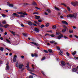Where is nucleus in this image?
<instances>
[{
  "instance_id": "f257e3e1",
  "label": "nucleus",
  "mask_w": 78,
  "mask_h": 78,
  "mask_svg": "<svg viewBox=\"0 0 78 78\" xmlns=\"http://www.w3.org/2000/svg\"><path fill=\"white\" fill-rule=\"evenodd\" d=\"M76 16H77V14L76 13H74L73 14H69L67 15L66 16L67 17V18H69V17H70V18H74V19H76Z\"/></svg>"
},
{
  "instance_id": "f03ea898",
  "label": "nucleus",
  "mask_w": 78,
  "mask_h": 78,
  "mask_svg": "<svg viewBox=\"0 0 78 78\" xmlns=\"http://www.w3.org/2000/svg\"><path fill=\"white\" fill-rule=\"evenodd\" d=\"M32 67H33L32 69L33 70L30 69V67H29V66H25V67L27 68V69L28 71H29V72H34V65H32Z\"/></svg>"
},
{
  "instance_id": "7ed1b4c3",
  "label": "nucleus",
  "mask_w": 78,
  "mask_h": 78,
  "mask_svg": "<svg viewBox=\"0 0 78 78\" xmlns=\"http://www.w3.org/2000/svg\"><path fill=\"white\" fill-rule=\"evenodd\" d=\"M71 5L73 6H78V2H71Z\"/></svg>"
},
{
  "instance_id": "20e7f679",
  "label": "nucleus",
  "mask_w": 78,
  "mask_h": 78,
  "mask_svg": "<svg viewBox=\"0 0 78 78\" xmlns=\"http://www.w3.org/2000/svg\"><path fill=\"white\" fill-rule=\"evenodd\" d=\"M28 23L29 25L30 26V27L32 26L33 25V23H32V22H31V21H28Z\"/></svg>"
},
{
  "instance_id": "39448f33",
  "label": "nucleus",
  "mask_w": 78,
  "mask_h": 78,
  "mask_svg": "<svg viewBox=\"0 0 78 78\" xmlns=\"http://www.w3.org/2000/svg\"><path fill=\"white\" fill-rule=\"evenodd\" d=\"M31 56L32 57H36V58H37L38 57V56H37V54H36V53H34V54H32L31 55Z\"/></svg>"
},
{
  "instance_id": "423d86ee",
  "label": "nucleus",
  "mask_w": 78,
  "mask_h": 78,
  "mask_svg": "<svg viewBox=\"0 0 78 78\" xmlns=\"http://www.w3.org/2000/svg\"><path fill=\"white\" fill-rule=\"evenodd\" d=\"M30 43L31 44H34V45H35L36 46H37V47H38V46H39V44L35 43L34 42L32 41L30 42Z\"/></svg>"
},
{
  "instance_id": "0eeeda50",
  "label": "nucleus",
  "mask_w": 78,
  "mask_h": 78,
  "mask_svg": "<svg viewBox=\"0 0 78 78\" xmlns=\"http://www.w3.org/2000/svg\"><path fill=\"white\" fill-rule=\"evenodd\" d=\"M61 64H62V66H65L66 65V62L64 61H62L61 62Z\"/></svg>"
},
{
  "instance_id": "6e6552de",
  "label": "nucleus",
  "mask_w": 78,
  "mask_h": 78,
  "mask_svg": "<svg viewBox=\"0 0 78 78\" xmlns=\"http://www.w3.org/2000/svg\"><path fill=\"white\" fill-rule=\"evenodd\" d=\"M63 35H62V34H61L60 36L58 35L57 37V38L59 40L61 39V37H63Z\"/></svg>"
},
{
  "instance_id": "1a4fd4ad",
  "label": "nucleus",
  "mask_w": 78,
  "mask_h": 78,
  "mask_svg": "<svg viewBox=\"0 0 78 78\" xmlns=\"http://www.w3.org/2000/svg\"><path fill=\"white\" fill-rule=\"evenodd\" d=\"M34 31H36V32H37V33H39V30L38 29V28H35L34 29Z\"/></svg>"
},
{
  "instance_id": "9d476101",
  "label": "nucleus",
  "mask_w": 78,
  "mask_h": 78,
  "mask_svg": "<svg viewBox=\"0 0 78 78\" xmlns=\"http://www.w3.org/2000/svg\"><path fill=\"white\" fill-rule=\"evenodd\" d=\"M13 15L15 17H20V16L19 15V14H17V13H13Z\"/></svg>"
},
{
  "instance_id": "9b49d317",
  "label": "nucleus",
  "mask_w": 78,
  "mask_h": 78,
  "mask_svg": "<svg viewBox=\"0 0 78 78\" xmlns=\"http://www.w3.org/2000/svg\"><path fill=\"white\" fill-rule=\"evenodd\" d=\"M72 71L73 72H76L77 71V69L76 68H74L72 69Z\"/></svg>"
},
{
  "instance_id": "f8f14e48",
  "label": "nucleus",
  "mask_w": 78,
  "mask_h": 78,
  "mask_svg": "<svg viewBox=\"0 0 78 78\" xmlns=\"http://www.w3.org/2000/svg\"><path fill=\"white\" fill-rule=\"evenodd\" d=\"M62 22L63 24H65L66 25H68V23H67V22L66 21H62Z\"/></svg>"
},
{
  "instance_id": "ddd939ff",
  "label": "nucleus",
  "mask_w": 78,
  "mask_h": 78,
  "mask_svg": "<svg viewBox=\"0 0 78 78\" xmlns=\"http://www.w3.org/2000/svg\"><path fill=\"white\" fill-rule=\"evenodd\" d=\"M23 67V65H21L20 64V65H19V68L20 69H22V67Z\"/></svg>"
},
{
  "instance_id": "4468645a",
  "label": "nucleus",
  "mask_w": 78,
  "mask_h": 78,
  "mask_svg": "<svg viewBox=\"0 0 78 78\" xmlns=\"http://www.w3.org/2000/svg\"><path fill=\"white\" fill-rule=\"evenodd\" d=\"M52 28L53 29H56V25H53L52 26Z\"/></svg>"
},
{
  "instance_id": "2eb2a0df",
  "label": "nucleus",
  "mask_w": 78,
  "mask_h": 78,
  "mask_svg": "<svg viewBox=\"0 0 78 78\" xmlns=\"http://www.w3.org/2000/svg\"><path fill=\"white\" fill-rule=\"evenodd\" d=\"M67 29L66 28L63 29L62 30V33H65Z\"/></svg>"
},
{
  "instance_id": "dca6fc26",
  "label": "nucleus",
  "mask_w": 78,
  "mask_h": 78,
  "mask_svg": "<svg viewBox=\"0 0 78 78\" xmlns=\"http://www.w3.org/2000/svg\"><path fill=\"white\" fill-rule=\"evenodd\" d=\"M32 4V5L37 6V4H36V2H33Z\"/></svg>"
},
{
  "instance_id": "f3484780",
  "label": "nucleus",
  "mask_w": 78,
  "mask_h": 78,
  "mask_svg": "<svg viewBox=\"0 0 78 78\" xmlns=\"http://www.w3.org/2000/svg\"><path fill=\"white\" fill-rule=\"evenodd\" d=\"M35 16V19H39V18H40V16H37L36 15Z\"/></svg>"
},
{
  "instance_id": "a211bd4d",
  "label": "nucleus",
  "mask_w": 78,
  "mask_h": 78,
  "mask_svg": "<svg viewBox=\"0 0 78 78\" xmlns=\"http://www.w3.org/2000/svg\"><path fill=\"white\" fill-rule=\"evenodd\" d=\"M9 7H11L12 8H13V7H14V5H13V4H9Z\"/></svg>"
},
{
  "instance_id": "6ab92c4d",
  "label": "nucleus",
  "mask_w": 78,
  "mask_h": 78,
  "mask_svg": "<svg viewBox=\"0 0 78 78\" xmlns=\"http://www.w3.org/2000/svg\"><path fill=\"white\" fill-rule=\"evenodd\" d=\"M9 27V25L8 24H6L5 26H4V27L5 28H7Z\"/></svg>"
},
{
  "instance_id": "aec40b11",
  "label": "nucleus",
  "mask_w": 78,
  "mask_h": 78,
  "mask_svg": "<svg viewBox=\"0 0 78 78\" xmlns=\"http://www.w3.org/2000/svg\"><path fill=\"white\" fill-rule=\"evenodd\" d=\"M48 51H49V52H50L51 53L53 52V51H52V50L51 49H48Z\"/></svg>"
},
{
  "instance_id": "412c9836",
  "label": "nucleus",
  "mask_w": 78,
  "mask_h": 78,
  "mask_svg": "<svg viewBox=\"0 0 78 78\" xmlns=\"http://www.w3.org/2000/svg\"><path fill=\"white\" fill-rule=\"evenodd\" d=\"M13 62H15L17 61V59H16V58H13Z\"/></svg>"
},
{
  "instance_id": "4be33fe9",
  "label": "nucleus",
  "mask_w": 78,
  "mask_h": 78,
  "mask_svg": "<svg viewBox=\"0 0 78 78\" xmlns=\"http://www.w3.org/2000/svg\"><path fill=\"white\" fill-rule=\"evenodd\" d=\"M40 28H43L45 27V26L43 24H42L41 25V26H40Z\"/></svg>"
},
{
  "instance_id": "5701e85b",
  "label": "nucleus",
  "mask_w": 78,
  "mask_h": 78,
  "mask_svg": "<svg viewBox=\"0 0 78 78\" xmlns=\"http://www.w3.org/2000/svg\"><path fill=\"white\" fill-rule=\"evenodd\" d=\"M9 66L8 65L6 67V70H9Z\"/></svg>"
},
{
  "instance_id": "b1692460",
  "label": "nucleus",
  "mask_w": 78,
  "mask_h": 78,
  "mask_svg": "<svg viewBox=\"0 0 78 78\" xmlns=\"http://www.w3.org/2000/svg\"><path fill=\"white\" fill-rule=\"evenodd\" d=\"M23 35L25 37H27V34L25 33H23Z\"/></svg>"
},
{
  "instance_id": "393cba45",
  "label": "nucleus",
  "mask_w": 78,
  "mask_h": 78,
  "mask_svg": "<svg viewBox=\"0 0 78 78\" xmlns=\"http://www.w3.org/2000/svg\"><path fill=\"white\" fill-rule=\"evenodd\" d=\"M76 51H74L72 53V54L74 56V55H75V54H76Z\"/></svg>"
},
{
  "instance_id": "a878e982",
  "label": "nucleus",
  "mask_w": 78,
  "mask_h": 78,
  "mask_svg": "<svg viewBox=\"0 0 78 78\" xmlns=\"http://www.w3.org/2000/svg\"><path fill=\"white\" fill-rule=\"evenodd\" d=\"M69 32L70 33H73V30H69Z\"/></svg>"
},
{
  "instance_id": "bb28decb",
  "label": "nucleus",
  "mask_w": 78,
  "mask_h": 78,
  "mask_svg": "<svg viewBox=\"0 0 78 78\" xmlns=\"http://www.w3.org/2000/svg\"><path fill=\"white\" fill-rule=\"evenodd\" d=\"M50 43H51V44H54V43H55V41H50Z\"/></svg>"
},
{
  "instance_id": "cd10ccee",
  "label": "nucleus",
  "mask_w": 78,
  "mask_h": 78,
  "mask_svg": "<svg viewBox=\"0 0 78 78\" xmlns=\"http://www.w3.org/2000/svg\"><path fill=\"white\" fill-rule=\"evenodd\" d=\"M6 41H7V42L9 43V44H10V41L8 39H6Z\"/></svg>"
},
{
  "instance_id": "c85d7f7f",
  "label": "nucleus",
  "mask_w": 78,
  "mask_h": 78,
  "mask_svg": "<svg viewBox=\"0 0 78 78\" xmlns=\"http://www.w3.org/2000/svg\"><path fill=\"white\" fill-rule=\"evenodd\" d=\"M50 36H51V37H55V35L54 34H52L50 35Z\"/></svg>"
},
{
  "instance_id": "c756f323",
  "label": "nucleus",
  "mask_w": 78,
  "mask_h": 78,
  "mask_svg": "<svg viewBox=\"0 0 78 78\" xmlns=\"http://www.w3.org/2000/svg\"><path fill=\"white\" fill-rule=\"evenodd\" d=\"M56 49L58 50H60V48L59 46H56Z\"/></svg>"
},
{
  "instance_id": "7c9ffc66",
  "label": "nucleus",
  "mask_w": 78,
  "mask_h": 78,
  "mask_svg": "<svg viewBox=\"0 0 78 78\" xmlns=\"http://www.w3.org/2000/svg\"><path fill=\"white\" fill-rule=\"evenodd\" d=\"M29 78H33V76L32 75H30L29 76Z\"/></svg>"
},
{
  "instance_id": "2f4dec72",
  "label": "nucleus",
  "mask_w": 78,
  "mask_h": 78,
  "mask_svg": "<svg viewBox=\"0 0 78 78\" xmlns=\"http://www.w3.org/2000/svg\"><path fill=\"white\" fill-rule=\"evenodd\" d=\"M45 59V57H44L42 58L41 59V61H44Z\"/></svg>"
},
{
  "instance_id": "473e14b6",
  "label": "nucleus",
  "mask_w": 78,
  "mask_h": 78,
  "mask_svg": "<svg viewBox=\"0 0 78 78\" xmlns=\"http://www.w3.org/2000/svg\"><path fill=\"white\" fill-rule=\"evenodd\" d=\"M3 50H4V48H3L1 47L0 48V50H1V51H3Z\"/></svg>"
},
{
  "instance_id": "72a5a7b5",
  "label": "nucleus",
  "mask_w": 78,
  "mask_h": 78,
  "mask_svg": "<svg viewBox=\"0 0 78 78\" xmlns=\"http://www.w3.org/2000/svg\"><path fill=\"white\" fill-rule=\"evenodd\" d=\"M62 5H63V6H64L65 7H67V5H66V4L64 3H62Z\"/></svg>"
},
{
  "instance_id": "f704fd0d",
  "label": "nucleus",
  "mask_w": 78,
  "mask_h": 78,
  "mask_svg": "<svg viewBox=\"0 0 78 78\" xmlns=\"http://www.w3.org/2000/svg\"><path fill=\"white\" fill-rule=\"evenodd\" d=\"M44 52H45V53H48V52L47 50H44Z\"/></svg>"
},
{
  "instance_id": "c9c22d12",
  "label": "nucleus",
  "mask_w": 78,
  "mask_h": 78,
  "mask_svg": "<svg viewBox=\"0 0 78 78\" xmlns=\"http://www.w3.org/2000/svg\"><path fill=\"white\" fill-rule=\"evenodd\" d=\"M47 11H48V13H50V12H51V11L50 10V9H47Z\"/></svg>"
},
{
  "instance_id": "e433bc0d",
  "label": "nucleus",
  "mask_w": 78,
  "mask_h": 78,
  "mask_svg": "<svg viewBox=\"0 0 78 78\" xmlns=\"http://www.w3.org/2000/svg\"><path fill=\"white\" fill-rule=\"evenodd\" d=\"M49 25L50 24H49V23H47L46 24L45 26L46 27H48V26H49Z\"/></svg>"
},
{
  "instance_id": "4c0bfd02",
  "label": "nucleus",
  "mask_w": 78,
  "mask_h": 78,
  "mask_svg": "<svg viewBox=\"0 0 78 78\" xmlns=\"http://www.w3.org/2000/svg\"><path fill=\"white\" fill-rule=\"evenodd\" d=\"M67 9L69 11H70V8H69V7H67Z\"/></svg>"
},
{
  "instance_id": "58836bf2",
  "label": "nucleus",
  "mask_w": 78,
  "mask_h": 78,
  "mask_svg": "<svg viewBox=\"0 0 78 78\" xmlns=\"http://www.w3.org/2000/svg\"><path fill=\"white\" fill-rule=\"evenodd\" d=\"M18 14H23V12H17Z\"/></svg>"
},
{
  "instance_id": "ea45409f",
  "label": "nucleus",
  "mask_w": 78,
  "mask_h": 78,
  "mask_svg": "<svg viewBox=\"0 0 78 78\" xmlns=\"http://www.w3.org/2000/svg\"><path fill=\"white\" fill-rule=\"evenodd\" d=\"M66 64H67L69 67H71V65H70L69 63H66Z\"/></svg>"
},
{
  "instance_id": "a19ab883",
  "label": "nucleus",
  "mask_w": 78,
  "mask_h": 78,
  "mask_svg": "<svg viewBox=\"0 0 78 78\" xmlns=\"http://www.w3.org/2000/svg\"><path fill=\"white\" fill-rule=\"evenodd\" d=\"M30 73L31 74H32V75H35V76H36V75L33 73L30 72Z\"/></svg>"
},
{
  "instance_id": "79ce46f5",
  "label": "nucleus",
  "mask_w": 78,
  "mask_h": 78,
  "mask_svg": "<svg viewBox=\"0 0 78 78\" xmlns=\"http://www.w3.org/2000/svg\"><path fill=\"white\" fill-rule=\"evenodd\" d=\"M2 17H6V15H5V14H2Z\"/></svg>"
},
{
  "instance_id": "37998d69",
  "label": "nucleus",
  "mask_w": 78,
  "mask_h": 78,
  "mask_svg": "<svg viewBox=\"0 0 78 78\" xmlns=\"http://www.w3.org/2000/svg\"><path fill=\"white\" fill-rule=\"evenodd\" d=\"M65 39H68V37H66V36H64L63 37Z\"/></svg>"
},
{
  "instance_id": "c03bdc74",
  "label": "nucleus",
  "mask_w": 78,
  "mask_h": 78,
  "mask_svg": "<svg viewBox=\"0 0 78 78\" xmlns=\"http://www.w3.org/2000/svg\"><path fill=\"white\" fill-rule=\"evenodd\" d=\"M24 17L25 16L22 15H21L20 16V17Z\"/></svg>"
},
{
  "instance_id": "a18cd8bd",
  "label": "nucleus",
  "mask_w": 78,
  "mask_h": 78,
  "mask_svg": "<svg viewBox=\"0 0 78 78\" xmlns=\"http://www.w3.org/2000/svg\"><path fill=\"white\" fill-rule=\"evenodd\" d=\"M56 34L57 35H59V34H60H60H61V33H59V32H58H58H56Z\"/></svg>"
},
{
  "instance_id": "49530a36",
  "label": "nucleus",
  "mask_w": 78,
  "mask_h": 78,
  "mask_svg": "<svg viewBox=\"0 0 78 78\" xmlns=\"http://www.w3.org/2000/svg\"><path fill=\"white\" fill-rule=\"evenodd\" d=\"M0 30H1L2 32H3V29L2 28H0Z\"/></svg>"
},
{
  "instance_id": "de8ad7c7",
  "label": "nucleus",
  "mask_w": 78,
  "mask_h": 78,
  "mask_svg": "<svg viewBox=\"0 0 78 78\" xmlns=\"http://www.w3.org/2000/svg\"><path fill=\"white\" fill-rule=\"evenodd\" d=\"M2 23L3 24H4V25L6 24V21H4L3 22H2Z\"/></svg>"
},
{
  "instance_id": "09e8293b",
  "label": "nucleus",
  "mask_w": 78,
  "mask_h": 78,
  "mask_svg": "<svg viewBox=\"0 0 78 78\" xmlns=\"http://www.w3.org/2000/svg\"><path fill=\"white\" fill-rule=\"evenodd\" d=\"M41 73L43 75H44V76H45V75L44 74V72L43 71H41Z\"/></svg>"
},
{
  "instance_id": "8fccbe9b",
  "label": "nucleus",
  "mask_w": 78,
  "mask_h": 78,
  "mask_svg": "<svg viewBox=\"0 0 78 78\" xmlns=\"http://www.w3.org/2000/svg\"><path fill=\"white\" fill-rule=\"evenodd\" d=\"M55 9H56V10H58V11H59V9H58V8H56V7H55Z\"/></svg>"
},
{
  "instance_id": "3c124183",
  "label": "nucleus",
  "mask_w": 78,
  "mask_h": 78,
  "mask_svg": "<svg viewBox=\"0 0 78 78\" xmlns=\"http://www.w3.org/2000/svg\"><path fill=\"white\" fill-rule=\"evenodd\" d=\"M23 5L25 6H26L27 5H28V4L27 3H25L23 4Z\"/></svg>"
},
{
  "instance_id": "603ef678",
  "label": "nucleus",
  "mask_w": 78,
  "mask_h": 78,
  "mask_svg": "<svg viewBox=\"0 0 78 78\" xmlns=\"http://www.w3.org/2000/svg\"><path fill=\"white\" fill-rule=\"evenodd\" d=\"M0 27H4V26L2 25V24L1 23H0Z\"/></svg>"
},
{
  "instance_id": "864d4df0",
  "label": "nucleus",
  "mask_w": 78,
  "mask_h": 78,
  "mask_svg": "<svg viewBox=\"0 0 78 78\" xmlns=\"http://www.w3.org/2000/svg\"><path fill=\"white\" fill-rule=\"evenodd\" d=\"M66 54L68 56H69V55H70V54L68 52H66Z\"/></svg>"
},
{
  "instance_id": "5fc2aeb1",
  "label": "nucleus",
  "mask_w": 78,
  "mask_h": 78,
  "mask_svg": "<svg viewBox=\"0 0 78 78\" xmlns=\"http://www.w3.org/2000/svg\"><path fill=\"white\" fill-rule=\"evenodd\" d=\"M22 14L24 16H25V15H27L28 14L27 13H23Z\"/></svg>"
},
{
  "instance_id": "6e6d98bb",
  "label": "nucleus",
  "mask_w": 78,
  "mask_h": 78,
  "mask_svg": "<svg viewBox=\"0 0 78 78\" xmlns=\"http://www.w3.org/2000/svg\"><path fill=\"white\" fill-rule=\"evenodd\" d=\"M74 37L77 39H78V36L77 35H74Z\"/></svg>"
},
{
  "instance_id": "4d7b16f0",
  "label": "nucleus",
  "mask_w": 78,
  "mask_h": 78,
  "mask_svg": "<svg viewBox=\"0 0 78 78\" xmlns=\"http://www.w3.org/2000/svg\"><path fill=\"white\" fill-rule=\"evenodd\" d=\"M21 27H25L24 25H23V23L21 24Z\"/></svg>"
},
{
  "instance_id": "13d9d810",
  "label": "nucleus",
  "mask_w": 78,
  "mask_h": 78,
  "mask_svg": "<svg viewBox=\"0 0 78 78\" xmlns=\"http://www.w3.org/2000/svg\"><path fill=\"white\" fill-rule=\"evenodd\" d=\"M73 29H76V27L75 26H73Z\"/></svg>"
},
{
  "instance_id": "bf43d9fd",
  "label": "nucleus",
  "mask_w": 78,
  "mask_h": 78,
  "mask_svg": "<svg viewBox=\"0 0 78 78\" xmlns=\"http://www.w3.org/2000/svg\"><path fill=\"white\" fill-rule=\"evenodd\" d=\"M38 21L39 22H42V20H38Z\"/></svg>"
},
{
  "instance_id": "052dcab7",
  "label": "nucleus",
  "mask_w": 78,
  "mask_h": 78,
  "mask_svg": "<svg viewBox=\"0 0 78 78\" xmlns=\"http://www.w3.org/2000/svg\"><path fill=\"white\" fill-rule=\"evenodd\" d=\"M72 37H73V36H72V35H69V37L72 38Z\"/></svg>"
},
{
  "instance_id": "680f3d73",
  "label": "nucleus",
  "mask_w": 78,
  "mask_h": 78,
  "mask_svg": "<svg viewBox=\"0 0 78 78\" xmlns=\"http://www.w3.org/2000/svg\"><path fill=\"white\" fill-rule=\"evenodd\" d=\"M50 35L48 34H45V36H50Z\"/></svg>"
},
{
  "instance_id": "e2e57ef3",
  "label": "nucleus",
  "mask_w": 78,
  "mask_h": 78,
  "mask_svg": "<svg viewBox=\"0 0 78 78\" xmlns=\"http://www.w3.org/2000/svg\"><path fill=\"white\" fill-rule=\"evenodd\" d=\"M0 39H1V40H2V41H3V37H0Z\"/></svg>"
},
{
  "instance_id": "0e129e2a",
  "label": "nucleus",
  "mask_w": 78,
  "mask_h": 78,
  "mask_svg": "<svg viewBox=\"0 0 78 78\" xmlns=\"http://www.w3.org/2000/svg\"><path fill=\"white\" fill-rule=\"evenodd\" d=\"M35 8H36V9H40V8H39L37 7H35Z\"/></svg>"
},
{
  "instance_id": "69168bd1",
  "label": "nucleus",
  "mask_w": 78,
  "mask_h": 78,
  "mask_svg": "<svg viewBox=\"0 0 78 78\" xmlns=\"http://www.w3.org/2000/svg\"><path fill=\"white\" fill-rule=\"evenodd\" d=\"M27 66H29V62H27Z\"/></svg>"
},
{
  "instance_id": "338daca9",
  "label": "nucleus",
  "mask_w": 78,
  "mask_h": 78,
  "mask_svg": "<svg viewBox=\"0 0 78 78\" xmlns=\"http://www.w3.org/2000/svg\"><path fill=\"white\" fill-rule=\"evenodd\" d=\"M13 35V36H16V34H15V32H14L12 34Z\"/></svg>"
},
{
  "instance_id": "774afa93",
  "label": "nucleus",
  "mask_w": 78,
  "mask_h": 78,
  "mask_svg": "<svg viewBox=\"0 0 78 78\" xmlns=\"http://www.w3.org/2000/svg\"><path fill=\"white\" fill-rule=\"evenodd\" d=\"M17 58V55H15L14 56V57L13 58Z\"/></svg>"
}]
</instances>
